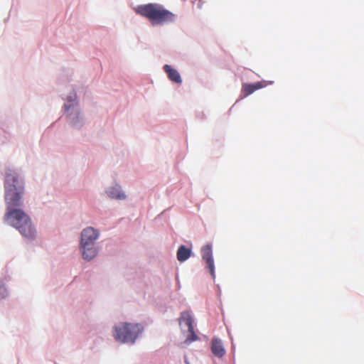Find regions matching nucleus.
<instances>
[{"label":"nucleus","instance_id":"obj_1","mask_svg":"<svg viewBox=\"0 0 364 364\" xmlns=\"http://www.w3.org/2000/svg\"><path fill=\"white\" fill-rule=\"evenodd\" d=\"M4 188V199L6 205L4 220L18 230L24 237L34 238L36 230L31 218L24 210L18 208L22 205L23 185L19 181L18 175L11 168H7L5 173Z\"/></svg>","mask_w":364,"mask_h":364},{"label":"nucleus","instance_id":"obj_2","mask_svg":"<svg viewBox=\"0 0 364 364\" xmlns=\"http://www.w3.org/2000/svg\"><path fill=\"white\" fill-rule=\"evenodd\" d=\"M136 11L138 14L149 20L152 25H163L173 22L176 14L166 9L159 4H147L139 6Z\"/></svg>","mask_w":364,"mask_h":364},{"label":"nucleus","instance_id":"obj_3","mask_svg":"<svg viewBox=\"0 0 364 364\" xmlns=\"http://www.w3.org/2000/svg\"><path fill=\"white\" fill-rule=\"evenodd\" d=\"M99 237V232L92 227L85 228L81 232L80 249L85 259H93L97 253L95 242Z\"/></svg>","mask_w":364,"mask_h":364},{"label":"nucleus","instance_id":"obj_4","mask_svg":"<svg viewBox=\"0 0 364 364\" xmlns=\"http://www.w3.org/2000/svg\"><path fill=\"white\" fill-rule=\"evenodd\" d=\"M141 330L138 323H122L114 326V337L119 342L133 343Z\"/></svg>","mask_w":364,"mask_h":364},{"label":"nucleus","instance_id":"obj_5","mask_svg":"<svg viewBox=\"0 0 364 364\" xmlns=\"http://www.w3.org/2000/svg\"><path fill=\"white\" fill-rule=\"evenodd\" d=\"M201 256L205 262L206 267L208 269L211 277L215 279V267L213 258L212 247L210 245H205L201 250Z\"/></svg>","mask_w":364,"mask_h":364},{"label":"nucleus","instance_id":"obj_6","mask_svg":"<svg viewBox=\"0 0 364 364\" xmlns=\"http://www.w3.org/2000/svg\"><path fill=\"white\" fill-rule=\"evenodd\" d=\"M211 351L218 358H222L225 354V349L220 338H213L211 341Z\"/></svg>","mask_w":364,"mask_h":364},{"label":"nucleus","instance_id":"obj_7","mask_svg":"<svg viewBox=\"0 0 364 364\" xmlns=\"http://www.w3.org/2000/svg\"><path fill=\"white\" fill-rule=\"evenodd\" d=\"M266 85L267 83L264 81L257 82L253 84L244 83L242 84V91L244 93V96L247 97L256 90L264 87Z\"/></svg>","mask_w":364,"mask_h":364},{"label":"nucleus","instance_id":"obj_8","mask_svg":"<svg viewBox=\"0 0 364 364\" xmlns=\"http://www.w3.org/2000/svg\"><path fill=\"white\" fill-rule=\"evenodd\" d=\"M164 70L167 74L170 80L178 84H181L182 82L179 73L176 69L173 68L171 65H165L164 66Z\"/></svg>","mask_w":364,"mask_h":364},{"label":"nucleus","instance_id":"obj_9","mask_svg":"<svg viewBox=\"0 0 364 364\" xmlns=\"http://www.w3.org/2000/svg\"><path fill=\"white\" fill-rule=\"evenodd\" d=\"M177 259L179 262H184L187 260L191 255V250L189 248H187L184 245H181L177 251Z\"/></svg>","mask_w":364,"mask_h":364},{"label":"nucleus","instance_id":"obj_10","mask_svg":"<svg viewBox=\"0 0 364 364\" xmlns=\"http://www.w3.org/2000/svg\"><path fill=\"white\" fill-rule=\"evenodd\" d=\"M178 321L180 324L185 323L188 327V329H191L192 331V327H193V318L189 312H182L181 316L178 318Z\"/></svg>","mask_w":364,"mask_h":364},{"label":"nucleus","instance_id":"obj_11","mask_svg":"<svg viewBox=\"0 0 364 364\" xmlns=\"http://www.w3.org/2000/svg\"><path fill=\"white\" fill-rule=\"evenodd\" d=\"M109 197L115 199H124L125 195L120 191L119 187H112L107 191Z\"/></svg>","mask_w":364,"mask_h":364},{"label":"nucleus","instance_id":"obj_12","mask_svg":"<svg viewBox=\"0 0 364 364\" xmlns=\"http://www.w3.org/2000/svg\"><path fill=\"white\" fill-rule=\"evenodd\" d=\"M188 330V332L190 333V335L187 337V338L185 341V343L186 344H189L193 341L198 340V336L196 334L193 327H192V331L191 329Z\"/></svg>","mask_w":364,"mask_h":364},{"label":"nucleus","instance_id":"obj_13","mask_svg":"<svg viewBox=\"0 0 364 364\" xmlns=\"http://www.w3.org/2000/svg\"><path fill=\"white\" fill-rule=\"evenodd\" d=\"M6 296V289L4 286H0V298H4Z\"/></svg>","mask_w":364,"mask_h":364},{"label":"nucleus","instance_id":"obj_14","mask_svg":"<svg viewBox=\"0 0 364 364\" xmlns=\"http://www.w3.org/2000/svg\"><path fill=\"white\" fill-rule=\"evenodd\" d=\"M75 99H76V95H75V94H74V95H73V96H70V97H69L68 100H69L70 102H73V101H75Z\"/></svg>","mask_w":364,"mask_h":364},{"label":"nucleus","instance_id":"obj_15","mask_svg":"<svg viewBox=\"0 0 364 364\" xmlns=\"http://www.w3.org/2000/svg\"><path fill=\"white\" fill-rule=\"evenodd\" d=\"M70 106H68L67 105H65V109L68 110L70 108Z\"/></svg>","mask_w":364,"mask_h":364}]
</instances>
